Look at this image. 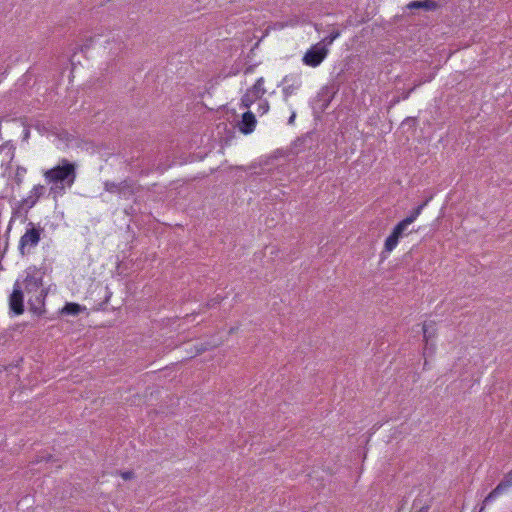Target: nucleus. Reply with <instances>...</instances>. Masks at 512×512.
Wrapping results in <instances>:
<instances>
[{
  "label": "nucleus",
  "mask_w": 512,
  "mask_h": 512,
  "mask_svg": "<svg viewBox=\"0 0 512 512\" xmlns=\"http://www.w3.org/2000/svg\"><path fill=\"white\" fill-rule=\"evenodd\" d=\"M104 188L107 192L109 193H115V194H118L119 190H120V183H115V182H110V181H106L104 183Z\"/></svg>",
  "instance_id": "a211bd4d"
},
{
  "label": "nucleus",
  "mask_w": 512,
  "mask_h": 512,
  "mask_svg": "<svg viewBox=\"0 0 512 512\" xmlns=\"http://www.w3.org/2000/svg\"><path fill=\"white\" fill-rule=\"evenodd\" d=\"M122 478L125 479V480H129L133 477V472L131 471H127V472H123L121 474Z\"/></svg>",
  "instance_id": "4be33fe9"
},
{
  "label": "nucleus",
  "mask_w": 512,
  "mask_h": 512,
  "mask_svg": "<svg viewBox=\"0 0 512 512\" xmlns=\"http://www.w3.org/2000/svg\"><path fill=\"white\" fill-rule=\"evenodd\" d=\"M512 488V469L504 474L498 485L485 497L478 512H484L486 505Z\"/></svg>",
  "instance_id": "20e7f679"
},
{
  "label": "nucleus",
  "mask_w": 512,
  "mask_h": 512,
  "mask_svg": "<svg viewBox=\"0 0 512 512\" xmlns=\"http://www.w3.org/2000/svg\"><path fill=\"white\" fill-rule=\"evenodd\" d=\"M339 30H333L327 37H325L321 42L327 46L331 45L339 36Z\"/></svg>",
  "instance_id": "f3484780"
},
{
  "label": "nucleus",
  "mask_w": 512,
  "mask_h": 512,
  "mask_svg": "<svg viewBox=\"0 0 512 512\" xmlns=\"http://www.w3.org/2000/svg\"><path fill=\"white\" fill-rule=\"evenodd\" d=\"M328 51L323 42H318L305 53L303 63L310 67H317L326 58Z\"/></svg>",
  "instance_id": "7ed1b4c3"
},
{
  "label": "nucleus",
  "mask_w": 512,
  "mask_h": 512,
  "mask_svg": "<svg viewBox=\"0 0 512 512\" xmlns=\"http://www.w3.org/2000/svg\"><path fill=\"white\" fill-rule=\"evenodd\" d=\"M430 506L429 505H425V506H422L417 512H428Z\"/></svg>",
  "instance_id": "b1692460"
},
{
  "label": "nucleus",
  "mask_w": 512,
  "mask_h": 512,
  "mask_svg": "<svg viewBox=\"0 0 512 512\" xmlns=\"http://www.w3.org/2000/svg\"><path fill=\"white\" fill-rule=\"evenodd\" d=\"M28 303H29V305H30V309H31V311H33L34 313H38V314H40V313L42 312V311H41V309H40L39 307H37V306L32 302V300H31V299H29Z\"/></svg>",
  "instance_id": "412c9836"
},
{
  "label": "nucleus",
  "mask_w": 512,
  "mask_h": 512,
  "mask_svg": "<svg viewBox=\"0 0 512 512\" xmlns=\"http://www.w3.org/2000/svg\"><path fill=\"white\" fill-rule=\"evenodd\" d=\"M84 309L85 308L83 306L79 305L78 303L69 302V303H66L65 306L62 308L61 314L76 316L80 312H82Z\"/></svg>",
  "instance_id": "ddd939ff"
},
{
  "label": "nucleus",
  "mask_w": 512,
  "mask_h": 512,
  "mask_svg": "<svg viewBox=\"0 0 512 512\" xmlns=\"http://www.w3.org/2000/svg\"><path fill=\"white\" fill-rule=\"evenodd\" d=\"M42 294H43V291L41 290V291H40V296H39V297H37V301L39 302V304H42V305H43L42 301L40 300V297L42 296Z\"/></svg>",
  "instance_id": "a878e982"
},
{
  "label": "nucleus",
  "mask_w": 512,
  "mask_h": 512,
  "mask_svg": "<svg viewBox=\"0 0 512 512\" xmlns=\"http://www.w3.org/2000/svg\"><path fill=\"white\" fill-rule=\"evenodd\" d=\"M21 285L27 293L38 291L42 286V272L36 268H29Z\"/></svg>",
  "instance_id": "423d86ee"
},
{
  "label": "nucleus",
  "mask_w": 512,
  "mask_h": 512,
  "mask_svg": "<svg viewBox=\"0 0 512 512\" xmlns=\"http://www.w3.org/2000/svg\"><path fill=\"white\" fill-rule=\"evenodd\" d=\"M266 93L264 88V78L260 77L257 79L252 88L248 89L247 92L241 98V108L248 109L256 100H261L262 96Z\"/></svg>",
  "instance_id": "39448f33"
},
{
  "label": "nucleus",
  "mask_w": 512,
  "mask_h": 512,
  "mask_svg": "<svg viewBox=\"0 0 512 512\" xmlns=\"http://www.w3.org/2000/svg\"><path fill=\"white\" fill-rule=\"evenodd\" d=\"M427 202H424L423 204L419 205L418 207H416L411 215H409L408 217H406L404 219V223H410L412 224L416 219L417 217L421 214L422 212V209L424 208V206L426 205Z\"/></svg>",
  "instance_id": "2eb2a0df"
},
{
  "label": "nucleus",
  "mask_w": 512,
  "mask_h": 512,
  "mask_svg": "<svg viewBox=\"0 0 512 512\" xmlns=\"http://www.w3.org/2000/svg\"><path fill=\"white\" fill-rule=\"evenodd\" d=\"M410 223H404V219L399 222L395 227H401L399 236L403 237L404 235H407L409 232H407V229L409 227Z\"/></svg>",
  "instance_id": "6ab92c4d"
},
{
  "label": "nucleus",
  "mask_w": 512,
  "mask_h": 512,
  "mask_svg": "<svg viewBox=\"0 0 512 512\" xmlns=\"http://www.w3.org/2000/svg\"><path fill=\"white\" fill-rule=\"evenodd\" d=\"M24 296L23 287L19 281H16L13 286V291L9 297V307L16 315L24 312Z\"/></svg>",
  "instance_id": "0eeeda50"
},
{
  "label": "nucleus",
  "mask_w": 512,
  "mask_h": 512,
  "mask_svg": "<svg viewBox=\"0 0 512 512\" xmlns=\"http://www.w3.org/2000/svg\"><path fill=\"white\" fill-rule=\"evenodd\" d=\"M301 87V81L296 79L292 84L287 85L283 88L284 99L287 100L292 94H294Z\"/></svg>",
  "instance_id": "4468645a"
},
{
  "label": "nucleus",
  "mask_w": 512,
  "mask_h": 512,
  "mask_svg": "<svg viewBox=\"0 0 512 512\" xmlns=\"http://www.w3.org/2000/svg\"><path fill=\"white\" fill-rule=\"evenodd\" d=\"M258 109L262 114H265L269 110V103L267 100H260Z\"/></svg>",
  "instance_id": "aec40b11"
},
{
  "label": "nucleus",
  "mask_w": 512,
  "mask_h": 512,
  "mask_svg": "<svg viewBox=\"0 0 512 512\" xmlns=\"http://www.w3.org/2000/svg\"><path fill=\"white\" fill-rule=\"evenodd\" d=\"M294 119H295V113H293V114L290 116L289 121H288V122H289V124L293 123Z\"/></svg>",
  "instance_id": "393cba45"
},
{
  "label": "nucleus",
  "mask_w": 512,
  "mask_h": 512,
  "mask_svg": "<svg viewBox=\"0 0 512 512\" xmlns=\"http://www.w3.org/2000/svg\"><path fill=\"white\" fill-rule=\"evenodd\" d=\"M256 123L255 115L252 112L247 111L243 113L242 119L238 123V128L242 133L250 134L254 131Z\"/></svg>",
  "instance_id": "6e6552de"
},
{
  "label": "nucleus",
  "mask_w": 512,
  "mask_h": 512,
  "mask_svg": "<svg viewBox=\"0 0 512 512\" xmlns=\"http://www.w3.org/2000/svg\"><path fill=\"white\" fill-rule=\"evenodd\" d=\"M423 337L425 340V348H424V355H431L433 353V348L430 346L429 341L430 339L434 338L435 336V328L433 322H425L423 324Z\"/></svg>",
  "instance_id": "9d476101"
},
{
  "label": "nucleus",
  "mask_w": 512,
  "mask_h": 512,
  "mask_svg": "<svg viewBox=\"0 0 512 512\" xmlns=\"http://www.w3.org/2000/svg\"><path fill=\"white\" fill-rule=\"evenodd\" d=\"M45 193V186L38 184L35 185L32 190L30 191V194L23 199L22 204L27 207V209L32 208L37 201L44 195Z\"/></svg>",
  "instance_id": "1a4fd4ad"
},
{
  "label": "nucleus",
  "mask_w": 512,
  "mask_h": 512,
  "mask_svg": "<svg viewBox=\"0 0 512 512\" xmlns=\"http://www.w3.org/2000/svg\"><path fill=\"white\" fill-rule=\"evenodd\" d=\"M401 227H394L392 233L387 237L384 244V249L387 252H391L398 244Z\"/></svg>",
  "instance_id": "f8f14e48"
},
{
  "label": "nucleus",
  "mask_w": 512,
  "mask_h": 512,
  "mask_svg": "<svg viewBox=\"0 0 512 512\" xmlns=\"http://www.w3.org/2000/svg\"><path fill=\"white\" fill-rule=\"evenodd\" d=\"M132 193H133V189L127 181L120 182V190L118 192V194L120 196L127 198L130 195H132Z\"/></svg>",
  "instance_id": "dca6fc26"
},
{
  "label": "nucleus",
  "mask_w": 512,
  "mask_h": 512,
  "mask_svg": "<svg viewBox=\"0 0 512 512\" xmlns=\"http://www.w3.org/2000/svg\"><path fill=\"white\" fill-rule=\"evenodd\" d=\"M219 302H220V298L217 296V297L213 298L207 305L209 307H214Z\"/></svg>",
  "instance_id": "5701e85b"
},
{
  "label": "nucleus",
  "mask_w": 512,
  "mask_h": 512,
  "mask_svg": "<svg viewBox=\"0 0 512 512\" xmlns=\"http://www.w3.org/2000/svg\"><path fill=\"white\" fill-rule=\"evenodd\" d=\"M407 7L409 9H424L426 11H433L436 10L438 7V4L434 0H424V1H412L410 2Z\"/></svg>",
  "instance_id": "9b49d317"
},
{
  "label": "nucleus",
  "mask_w": 512,
  "mask_h": 512,
  "mask_svg": "<svg viewBox=\"0 0 512 512\" xmlns=\"http://www.w3.org/2000/svg\"><path fill=\"white\" fill-rule=\"evenodd\" d=\"M44 228L36 226L33 222H29L25 233L19 241V252L21 255H27L31 249L36 247L41 239Z\"/></svg>",
  "instance_id": "f03ea898"
},
{
  "label": "nucleus",
  "mask_w": 512,
  "mask_h": 512,
  "mask_svg": "<svg viewBox=\"0 0 512 512\" xmlns=\"http://www.w3.org/2000/svg\"><path fill=\"white\" fill-rule=\"evenodd\" d=\"M43 176L50 184L49 192L56 198L65 194L67 188H71L77 177V165L66 158L59 160L58 164L44 171Z\"/></svg>",
  "instance_id": "f257e3e1"
}]
</instances>
